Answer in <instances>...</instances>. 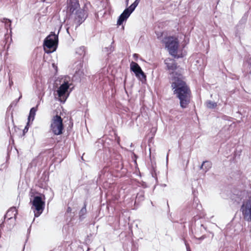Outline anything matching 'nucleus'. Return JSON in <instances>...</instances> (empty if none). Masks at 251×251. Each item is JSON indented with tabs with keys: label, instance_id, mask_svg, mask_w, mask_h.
I'll use <instances>...</instances> for the list:
<instances>
[{
	"label": "nucleus",
	"instance_id": "f257e3e1",
	"mask_svg": "<svg viewBox=\"0 0 251 251\" xmlns=\"http://www.w3.org/2000/svg\"><path fill=\"white\" fill-rule=\"evenodd\" d=\"M174 94L179 100L180 106L186 108L190 101L191 91L181 74H176L171 79Z\"/></svg>",
	"mask_w": 251,
	"mask_h": 251
},
{
	"label": "nucleus",
	"instance_id": "f03ea898",
	"mask_svg": "<svg viewBox=\"0 0 251 251\" xmlns=\"http://www.w3.org/2000/svg\"><path fill=\"white\" fill-rule=\"evenodd\" d=\"M30 203L31 204V209L33 211L34 216L39 217L43 212L45 206V202L41 195L31 196Z\"/></svg>",
	"mask_w": 251,
	"mask_h": 251
},
{
	"label": "nucleus",
	"instance_id": "7ed1b4c3",
	"mask_svg": "<svg viewBox=\"0 0 251 251\" xmlns=\"http://www.w3.org/2000/svg\"><path fill=\"white\" fill-rule=\"evenodd\" d=\"M164 43L169 53L173 56H176L178 48V41L176 38L169 37L165 39Z\"/></svg>",
	"mask_w": 251,
	"mask_h": 251
},
{
	"label": "nucleus",
	"instance_id": "20e7f679",
	"mask_svg": "<svg viewBox=\"0 0 251 251\" xmlns=\"http://www.w3.org/2000/svg\"><path fill=\"white\" fill-rule=\"evenodd\" d=\"M50 129L55 135H59L62 133L63 125L62 119L60 116L56 115L53 117L50 125Z\"/></svg>",
	"mask_w": 251,
	"mask_h": 251
},
{
	"label": "nucleus",
	"instance_id": "39448f33",
	"mask_svg": "<svg viewBox=\"0 0 251 251\" xmlns=\"http://www.w3.org/2000/svg\"><path fill=\"white\" fill-rule=\"evenodd\" d=\"M244 219L248 222H251V197L243 201L240 209Z\"/></svg>",
	"mask_w": 251,
	"mask_h": 251
},
{
	"label": "nucleus",
	"instance_id": "423d86ee",
	"mask_svg": "<svg viewBox=\"0 0 251 251\" xmlns=\"http://www.w3.org/2000/svg\"><path fill=\"white\" fill-rule=\"evenodd\" d=\"M70 16L74 20L75 26L77 27L85 20L87 14L84 10L78 9L72 12Z\"/></svg>",
	"mask_w": 251,
	"mask_h": 251
},
{
	"label": "nucleus",
	"instance_id": "0eeeda50",
	"mask_svg": "<svg viewBox=\"0 0 251 251\" xmlns=\"http://www.w3.org/2000/svg\"><path fill=\"white\" fill-rule=\"evenodd\" d=\"M69 88V85L68 82H64L61 84L56 91V95L58 96L56 99L61 102H64L68 97V96H66V94Z\"/></svg>",
	"mask_w": 251,
	"mask_h": 251
},
{
	"label": "nucleus",
	"instance_id": "6e6552de",
	"mask_svg": "<svg viewBox=\"0 0 251 251\" xmlns=\"http://www.w3.org/2000/svg\"><path fill=\"white\" fill-rule=\"evenodd\" d=\"M17 214V211L15 207H11L10 209H8V210L7 211L6 214L4 215V221L6 220V219L7 218V221L8 222H9V228H11L13 226L15 221L16 220V217Z\"/></svg>",
	"mask_w": 251,
	"mask_h": 251
},
{
	"label": "nucleus",
	"instance_id": "1a4fd4ad",
	"mask_svg": "<svg viewBox=\"0 0 251 251\" xmlns=\"http://www.w3.org/2000/svg\"><path fill=\"white\" fill-rule=\"evenodd\" d=\"M130 68L131 71L134 73L136 76L140 80L142 81L146 79V75L144 73L137 63L132 61L130 64Z\"/></svg>",
	"mask_w": 251,
	"mask_h": 251
},
{
	"label": "nucleus",
	"instance_id": "9d476101",
	"mask_svg": "<svg viewBox=\"0 0 251 251\" xmlns=\"http://www.w3.org/2000/svg\"><path fill=\"white\" fill-rule=\"evenodd\" d=\"M58 36L55 34H51L49 35L45 40L44 45L49 49L51 48L57 42Z\"/></svg>",
	"mask_w": 251,
	"mask_h": 251
},
{
	"label": "nucleus",
	"instance_id": "9b49d317",
	"mask_svg": "<svg viewBox=\"0 0 251 251\" xmlns=\"http://www.w3.org/2000/svg\"><path fill=\"white\" fill-rule=\"evenodd\" d=\"M165 64L166 65L167 69L169 71L170 74H172L173 76L176 75L177 73L174 74V72L177 68L175 61L174 59L167 58L165 60Z\"/></svg>",
	"mask_w": 251,
	"mask_h": 251
},
{
	"label": "nucleus",
	"instance_id": "f8f14e48",
	"mask_svg": "<svg viewBox=\"0 0 251 251\" xmlns=\"http://www.w3.org/2000/svg\"><path fill=\"white\" fill-rule=\"evenodd\" d=\"M130 14L128 12V10L126 9L119 16L117 21V25H121L125 21L127 20Z\"/></svg>",
	"mask_w": 251,
	"mask_h": 251
},
{
	"label": "nucleus",
	"instance_id": "ddd939ff",
	"mask_svg": "<svg viewBox=\"0 0 251 251\" xmlns=\"http://www.w3.org/2000/svg\"><path fill=\"white\" fill-rule=\"evenodd\" d=\"M49 174H42L39 180V186L41 188L45 187L47 182L49 181Z\"/></svg>",
	"mask_w": 251,
	"mask_h": 251
},
{
	"label": "nucleus",
	"instance_id": "4468645a",
	"mask_svg": "<svg viewBox=\"0 0 251 251\" xmlns=\"http://www.w3.org/2000/svg\"><path fill=\"white\" fill-rule=\"evenodd\" d=\"M69 10L71 12H75L79 8L78 0H68Z\"/></svg>",
	"mask_w": 251,
	"mask_h": 251
},
{
	"label": "nucleus",
	"instance_id": "2eb2a0df",
	"mask_svg": "<svg viewBox=\"0 0 251 251\" xmlns=\"http://www.w3.org/2000/svg\"><path fill=\"white\" fill-rule=\"evenodd\" d=\"M212 167V163L210 161H204L201 166V169L205 173L209 171L210 169Z\"/></svg>",
	"mask_w": 251,
	"mask_h": 251
},
{
	"label": "nucleus",
	"instance_id": "dca6fc26",
	"mask_svg": "<svg viewBox=\"0 0 251 251\" xmlns=\"http://www.w3.org/2000/svg\"><path fill=\"white\" fill-rule=\"evenodd\" d=\"M193 193L194 194V199H193L192 207H193V208H196L198 210H201V204H199L200 201L195 196L194 191H193Z\"/></svg>",
	"mask_w": 251,
	"mask_h": 251
},
{
	"label": "nucleus",
	"instance_id": "f3484780",
	"mask_svg": "<svg viewBox=\"0 0 251 251\" xmlns=\"http://www.w3.org/2000/svg\"><path fill=\"white\" fill-rule=\"evenodd\" d=\"M86 206V205L84 203L83 207L81 209L79 212V219L81 221H82L85 218V215L87 212Z\"/></svg>",
	"mask_w": 251,
	"mask_h": 251
},
{
	"label": "nucleus",
	"instance_id": "a211bd4d",
	"mask_svg": "<svg viewBox=\"0 0 251 251\" xmlns=\"http://www.w3.org/2000/svg\"><path fill=\"white\" fill-rule=\"evenodd\" d=\"M139 2L140 0H135V1L128 8H126V9H128V12L131 14L138 5Z\"/></svg>",
	"mask_w": 251,
	"mask_h": 251
},
{
	"label": "nucleus",
	"instance_id": "6ab92c4d",
	"mask_svg": "<svg viewBox=\"0 0 251 251\" xmlns=\"http://www.w3.org/2000/svg\"><path fill=\"white\" fill-rule=\"evenodd\" d=\"M37 107H32V108H31L28 118L29 121L31 119H32V121L34 120V116L37 111Z\"/></svg>",
	"mask_w": 251,
	"mask_h": 251
},
{
	"label": "nucleus",
	"instance_id": "aec40b11",
	"mask_svg": "<svg viewBox=\"0 0 251 251\" xmlns=\"http://www.w3.org/2000/svg\"><path fill=\"white\" fill-rule=\"evenodd\" d=\"M76 53L80 55H84L85 54V48L84 47H80L76 50Z\"/></svg>",
	"mask_w": 251,
	"mask_h": 251
},
{
	"label": "nucleus",
	"instance_id": "412c9836",
	"mask_svg": "<svg viewBox=\"0 0 251 251\" xmlns=\"http://www.w3.org/2000/svg\"><path fill=\"white\" fill-rule=\"evenodd\" d=\"M206 103V106L209 108H214L217 106V104L216 102L211 101L210 100L207 101Z\"/></svg>",
	"mask_w": 251,
	"mask_h": 251
},
{
	"label": "nucleus",
	"instance_id": "4be33fe9",
	"mask_svg": "<svg viewBox=\"0 0 251 251\" xmlns=\"http://www.w3.org/2000/svg\"><path fill=\"white\" fill-rule=\"evenodd\" d=\"M1 21L3 23H5V27L7 28V27H10L11 26V21L7 19L6 18H3L1 19Z\"/></svg>",
	"mask_w": 251,
	"mask_h": 251
},
{
	"label": "nucleus",
	"instance_id": "5701e85b",
	"mask_svg": "<svg viewBox=\"0 0 251 251\" xmlns=\"http://www.w3.org/2000/svg\"><path fill=\"white\" fill-rule=\"evenodd\" d=\"M22 94H20V96L19 98L18 99L16 100H14L10 104V106H13V105L14 106H15L17 105V103L18 102L19 100L22 98Z\"/></svg>",
	"mask_w": 251,
	"mask_h": 251
},
{
	"label": "nucleus",
	"instance_id": "b1692460",
	"mask_svg": "<svg viewBox=\"0 0 251 251\" xmlns=\"http://www.w3.org/2000/svg\"><path fill=\"white\" fill-rule=\"evenodd\" d=\"M13 84V82L12 79L9 77V85L10 87H11Z\"/></svg>",
	"mask_w": 251,
	"mask_h": 251
},
{
	"label": "nucleus",
	"instance_id": "393cba45",
	"mask_svg": "<svg viewBox=\"0 0 251 251\" xmlns=\"http://www.w3.org/2000/svg\"><path fill=\"white\" fill-rule=\"evenodd\" d=\"M185 244L186 247L187 251H191L190 247L187 245L186 243H185Z\"/></svg>",
	"mask_w": 251,
	"mask_h": 251
},
{
	"label": "nucleus",
	"instance_id": "a878e982",
	"mask_svg": "<svg viewBox=\"0 0 251 251\" xmlns=\"http://www.w3.org/2000/svg\"><path fill=\"white\" fill-rule=\"evenodd\" d=\"M204 238H205V236L202 235V236H201V237H200V238H198V239H199V240H203V239H204Z\"/></svg>",
	"mask_w": 251,
	"mask_h": 251
},
{
	"label": "nucleus",
	"instance_id": "bb28decb",
	"mask_svg": "<svg viewBox=\"0 0 251 251\" xmlns=\"http://www.w3.org/2000/svg\"><path fill=\"white\" fill-rule=\"evenodd\" d=\"M27 126V125L25 127V129H24V132H26L28 130V127Z\"/></svg>",
	"mask_w": 251,
	"mask_h": 251
},
{
	"label": "nucleus",
	"instance_id": "cd10ccee",
	"mask_svg": "<svg viewBox=\"0 0 251 251\" xmlns=\"http://www.w3.org/2000/svg\"><path fill=\"white\" fill-rule=\"evenodd\" d=\"M156 175H157V174H156V173H155V174H151L152 176L153 177H154V178H156Z\"/></svg>",
	"mask_w": 251,
	"mask_h": 251
},
{
	"label": "nucleus",
	"instance_id": "c85d7f7f",
	"mask_svg": "<svg viewBox=\"0 0 251 251\" xmlns=\"http://www.w3.org/2000/svg\"><path fill=\"white\" fill-rule=\"evenodd\" d=\"M168 153L167 155V161H168Z\"/></svg>",
	"mask_w": 251,
	"mask_h": 251
},
{
	"label": "nucleus",
	"instance_id": "c756f323",
	"mask_svg": "<svg viewBox=\"0 0 251 251\" xmlns=\"http://www.w3.org/2000/svg\"><path fill=\"white\" fill-rule=\"evenodd\" d=\"M201 227H202H202H203V225H202V224H201Z\"/></svg>",
	"mask_w": 251,
	"mask_h": 251
},
{
	"label": "nucleus",
	"instance_id": "7c9ffc66",
	"mask_svg": "<svg viewBox=\"0 0 251 251\" xmlns=\"http://www.w3.org/2000/svg\"><path fill=\"white\" fill-rule=\"evenodd\" d=\"M3 223H4L3 222H2V224H1V226H2V225L3 224Z\"/></svg>",
	"mask_w": 251,
	"mask_h": 251
},
{
	"label": "nucleus",
	"instance_id": "2f4dec72",
	"mask_svg": "<svg viewBox=\"0 0 251 251\" xmlns=\"http://www.w3.org/2000/svg\"><path fill=\"white\" fill-rule=\"evenodd\" d=\"M139 176H141V173H139Z\"/></svg>",
	"mask_w": 251,
	"mask_h": 251
},
{
	"label": "nucleus",
	"instance_id": "473e14b6",
	"mask_svg": "<svg viewBox=\"0 0 251 251\" xmlns=\"http://www.w3.org/2000/svg\"><path fill=\"white\" fill-rule=\"evenodd\" d=\"M70 210V207L68 208V211Z\"/></svg>",
	"mask_w": 251,
	"mask_h": 251
},
{
	"label": "nucleus",
	"instance_id": "72a5a7b5",
	"mask_svg": "<svg viewBox=\"0 0 251 251\" xmlns=\"http://www.w3.org/2000/svg\"><path fill=\"white\" fill-rule=\"evenodd\" d=\"M128 0H126V2H127V3L128 2Z\"/></svg>",
	"mask_w": 251,
	"mask_h": 251
}]
</instances>
